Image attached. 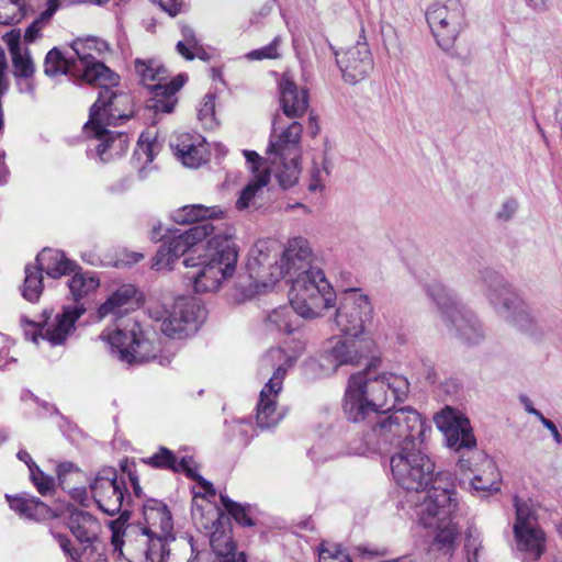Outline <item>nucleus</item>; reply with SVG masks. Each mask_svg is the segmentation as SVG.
<instances>
[{
  "label": "nucleus",
  "mask_w": 562,
  "mask_h": 562,
  "mask_svg": "<svg viewBox=\"0 0 562 562\" xmlns=\"http://www.w3.org/2000/svg\"><path fill=\"white\" fill-rule=\"evenodd\" d=\"M418 446H402L391 457L392 475L402 488L425 494L416 508L418 520L425 528L434 529V548L448 554L454 550L459 536L452 520L458 506L456 492L441 475L434 476L435 464Z\"/></svg>",
  "instance_id": "1"
},
{
  "label": "nucleus",
  "mask_w": 562,
  "mask_h": 562,
  "mask_svg": "<svg viewBox=\"0 0 562 562\" xmlns=\"http://www.w3.org/2000/svg\"><path fill=\"white\" fill-rule=\"evenodd\" d=\"M302 132L303 126L296 121L279 133L274 128L270 136L267 159L261 158L254 150H244L252 178L236 201L238 210L260 206L256 199L269 183L271 173L274 175L279 186L284 190L297 183L301 173L299 158Z\"/></svg>",
  "instance_id": "2"
},
{
  "label": "nucleus",
  "mask_w": 562,
  "mask_h": 562,
  "mask_svg": "<svg viewBox=\"0 0 562 562\" xmlns=\"http://www.w3.org/2000/svg\"><path fill=\"white\" fill-rule=\"evenodd\" d=\"M409 391L406 376L394 372H376L372 364L351 374L344 395V412L359 423L381 409L404 402Z\"/></svg>",
  "instance_id": "3"
},
{
  "label": "nucleus",
  "mask_w": 562,
  "mask_h": 562,
  "mask_svg": "<svg viewBox=\"0 0 562 562\" xmlns=\"http://www.w3.org/2000/svg\"><path fill=\"white\" fill-rule=\"evenodd\" d=\"M237 261L238 249L233 236L218 231L209 238L203 257L184 258L183 265L191 269L186 273V279L192 283L196 293L215 292L234 276Z\"/></svg>",
  "instance_id": "4"
},
{
  "label": "nucleus",
  "mask_w": 562,
  "mask_h": 562,
  "mask_svg": "<svg viewBox=\"0 0 562 562\" xmlns=\"http://www.w3.org/2000/svg\"><path fill=\"white\" fill-rule=\"evenodd\" d=\"M430 430L420 414L411 407H403L390 415L378 416L374 424L360 440L349 442L348 454H364L370 449L389 445L412 446L424 442L426 430Z\"/></svg>",
  "instance_id": "5"
},
{
  "label": "nucleus",
  "mask_w": 562,
  "mask_h": 562,
  "mask_svg": "<svg viewBox=\"0 0 562 562\" xmlns=\"http://www.w3.org/2000/svg\"><path fill=\"white\" fill-rule=\"evenodd\" d=\"M335 291L322 269H310L292 279L290 304L299 316L315 318L334 305Z\"/></svg>",
  "instance_id": "6"
},
{
  "label": "nucleus",
  "mask_w": 562,
  "mask_h": 562,
  "mask_svg": "<svg viewBox=\"0 0 562 562\" xmlns=\"http://www.w3.org/2000/svg\"><path fill=\"white\" fill-rule=\"evenodd\" d=\"M427 291L440 308L450 334L469 346L477 345L484 339L482 325L475 314L460 304L449 289L440 283H434Z\"/></svg>",
  "instance_id": "7"
},
{
  "label": "nucleus",
  "mask_w": 562,
  "mask_h": 562,
  "mask_svg": "<svg viewBox=\"0 0 562 562\" xmlns=\"http://www.w3.org/2000/svg\"><path fill=\"white\" fill-rule=\"evenodd\" d=\"M134 70L139 82L149 89L153 97L146 108L158 113H171L177 103L176 93L182 88L183 76L167 81V70L155 59H140L134 61Z\"/></svg>",
  "instance_id": "8"
},
{
  "label": "nucleus",
  "mask_w": 562,
  "mask_h": 562,
  "mask_svg": "<svg viewBox=\"0 0 562 562\" xmlns=\"http://www.w3.org/2000/svg\"><path fill=\"white\" fill-rule=\"evenodd\" d=\"M128 518V512L123 510L117 519L109 524L114 551L128 562H155L164 539L160 536H150L148 530L142 529L130 530L126 533L125 525Z\"/></svg>",
  "instance_id": "9"
},
{
  "label": "nucleus",
  "mask_w": 562,
  "mask_h": 562,
  "mask_svg": "<svg viewBox=\"0 0 562 562\" xmlns=\"http://www.w3.org/2000/svg\"><path fill=\"white\" fill-rule=\"evenodd\" d=\"M99 87L97 101L90 108L89 120L87 126L95 131H101V124L119 125L121 122L130 119L134 114L132 97L122 91L114 89L120 79L114 83L110 82H88Z\"/></svg>",
  "instance_id": "10"
},
{
  "label": "nucleus",
  "mask_w": 562,
  "mask_h": 562,
  "mask_svg": "<svg viewBox=\"0 0 562 562\" xmlns=\"http://www.w3.org/2000/svg\"><path fill=\"white\" fill-rule=\"evenodd\" d=\"M426 20L438 46L446 52L468 25L461 0H436L426 11Z\"/></svg>",
  "instance_id": "11"
},
{
  "label": "nucleus",
  "mask_w": 562,
  "mask_h": 562,
  "mask_svg": "<svg viewBox=\"0 0 562 562\" xmlns=\"http://www.w3.org/2000/svg\"><path fill=\"white\" fill-rule=\"evenodd\" d=\"M110 346L111 352L122 362L142 363L156 358L159 348L154 341L145 338L139 325L132 322L124 329L108 328L100 335Z\"/></svg>",
  "instance_id": "12"
},
{
  "label": "nucleus",
  "mask_w": 562,
  "mask_h": 562,
  "mask_svg": "<svg viewBox=\"0 0 562 562\" xmlns=\"http://www.w3.org/2000/svg\"><path fill=\"white\" fill-rule=\"evenodd\" d=\"M83 305L64 307L63 312L54 318L44 312L38 322L22 317L24 335L27 339L38 345L40 339L46 340L52 346L63 345L75 329V323L85 313Z\"/></svg>",
  "instance_id": "13"
},
{
  "label": "nucleus",
  "mask_w": 562,
  "mask_h": 562,
  "mask_svg": "<svg viewBox=\"0 0 562 562\" xmlns=\"http://www.w3.org/2000/svg\"><path fill=\"white\" fill-rule=\"evenodd\" d=\"M203 310L193 299L178 297L170 308L156 312L160 330L172 339H183L195 334L200 327Z\"/></svg>",
  "instance_id": "14"
},
{
  "label": "nucleus",
  "mask_w": 562,
  "mask_h": 562,
  "mask_svg": "<svg viewBox=\"0 0 562 562\" xmlns=\"http://www.w3.org/2000/svg\"><path fill=\"white\" fill-rule=\"evenodd\" d=\"M373 317V306L367 294L351 289L345 292L335 313L337 329L346 336H366L364 329Z\"/></svg>",
  "instance_id": "15"
},
{
  "label": "nucleus",
  "mask_w": 562,
  "mask_h": 562,
  "mask_svg": "<svg viewBox=\"0 0 562 562\" xmlns=\"http://www.w3.org/2000/svg\"><path fill=\"white\" fill-rule=\"evenodd\" d=\"M374 349L375 342L369 336H334L326 341L323 358L336 372L342 366H359Z\"/></svg>",
  "instance_id": "16"
},
{
  "label": "nucleus",
  "mask_w": 562,
  "mask_h": 562,
  "mask_svg": "<svg viewBox=\"0 0 562 562\" xmlns=\"http://www.w3.org/2000/svg\"><path fill=\"white\" fill-rule=\"evenodd\" d=\"M484 295L496 313L503 318L516 323L517 315L525 313L520 297L513 291L505 279L492 269L480 271Z\"/></svg>",
  "instance_id": "17"
},
{
  "label": "nucleus",
  "mask_w": 562,
  "mask_h": 562,
  "mask_svg": "<svg viewBox=\"0 0 562 562\" xmlns=\"http://www.w3.org/2000/svg\"><path fill=\"white\" fill-rule=\"evenodd\" d=\"M279 258L280 247L274 240H258L250 248L246 268L257 286L267 288L282 279Z\"/></svg>",
  "instance_id": "18"
},
{
  "label": "nucleus",
  "mask_w": 562,
  "mask_h": 562,
  "mask_svg": "<svg viewBox=\"0 0 562 562\" xmlns=\"http://www.w3.org/2000/svg\"><path fill=\"white\" fill-rule=\"evenodd\" d=\"M70 47L77 59L78 69L82 72L83 81L114 83L119 80L117 74L92 55V52L102 54L109 50L106 42L95 37L77 38Z\"/></svg>",
  "instance_id": "19"
},
{
  "label": "nucleus",
  "mask_w": 562,
  "mask_h": 562,
  "mask_svg": "<svg viewBox=\"0 0 562 562\" xmlns=\"http://www.w3.org/2000/svg\"><path fill=\"white\" fill-rule=\"evenodd\" d=\"M90 488L93 499L103 513L110 516L121 513L126 483L124 479H119L114 468L100 470L90 484Z\"/></svg>",
  "instance_id": "20"
},
{
  "label": "nucleus",
  "mask_w": 562,
  "mask_h": 562,
  "mask_svg": "<svg viewBox=\"0 0 562 562\" xmlns=\"http://www.w3.org/2000/svg\"><path fill=\"white\" fill-rule=\"evenodd\" d=\"M344 80L349 85H357L366 80L374 69V60L369 45L358 42L342 53L336 54Z\"/></svg>",
  "instance_id": "21"
},
{
  "label": "nucleus",
  "mask_w": 562,
  "mask_h": 562,
  "mask_svg": "<svg viewBox=\"0 0 562 562\" xmlns=\"http://www.w3.org/2000/svg\"><path fill=\"white\" fill-rule=\"evenodd\" d=\"M438 428L443 432L447 446L456 451L473 449L476 440L470 422L452 408H446L436 417Z\"/></svg>",
  "instance_id": "22"
},
{
  "label": "nucleus",
  "mask_w": 562,
  "mask_h": 562,
  "mask_svg": "<svg viewBox=\"0 0 562 562\" xmlns=\"http://www.w3.org/2000/svg\"><path fill=\"white\" fill-rule=\"evenodd\" d=\"M170 147L184 167L199 168L207 161L209 149L201 134L177 133L170 139Z\"/></svg>",
  "instance_id": "23"
},
{
  "label": "nucleus",
  "mask_w": 562,
  "mask_h": 562,
  "mask_svg": "<svg viewBox=\"0 0 562 562\" xmlns=\"http://www.w3.org/2000/svg\"><path fill=\"white\" fill-rule=\"evenodd\" d=\"M279 260L282 278L285 276L295 278L310 269H318L312 266L313 251L310 243L303 237L289 239L284 249L280 251Z\"/></svg>",
  "instance_id": "24"
},
{
  "label": "nucleus",
  "mask_w": 562,
  "mask_h": 562,
  "mask_svg": "<svg viewBox=\"0 0 562 562\" xmlns=\"http://www.w3.org/2000/svg\"><path fill=\"white\" fill-rule=\"evenodd\" d=\"M144 463L149 464L154 468L169 469L175 472L183 471L186 474L198 482V484L204 490L205 494L202 497L210 496L215 497L216 491L213 484L198 474L190 464L192 463L191 458H182L179 462L177 461L172 451L165 447H160L158 452L147 459H143Z\"/></svg>",
  "instance_id": "25"
},
{
  "label": "nucleus",
  "mask_w": 562,
  "mask_h": 562,
  "mask_svg": "<svg viewBox=\"0 0 562 562\" xmlns=\"http://www.w3.org/2000/svg\"><path fill=\"white\" fill-rule=\"evenodd\" d=\"M222 231L214 226L212 223L198 224L190 227L189 229L170 237L162 245L168 247L171 251V256L179 259L184 254L189 252L188 256H192L194 252L193 248L202 243L209 240L214 234Z\"/></svg>",
  "instance_id": "26"
},
{
  "label": "nucleus",
  "mask_w": 562,
  "mask_h": 562,
  "mask_svg": "<svg viewBox=\"0 0 562 562\" xmlns=\"http://www.w3.org/2000/svg\"><path fill=\"white\" fill-rule=\"evenodd\" d=\"M109 125L101 124L99 134L95 131L88 128L87 123L83 126L85 133L98 140L95 146L97 154L101 161L109 162L117 157L124 155L130 145L128 135L120 132H111L106 127Z\"/></svg>",
  "instance_id": "27"
},
{
  "label": "nucleus",
  "mask_w": 562,
  "mask_h": 562,
  "mask_svg": "<svg viewBox=\"0 0 562 562\" xmlns=\"http://www.w3.org/2000/svg\"><path fill=\"white\" fill-rule=\"evenodd\" d=\"M281 109L288 117H302L308 109V92L284 74L279 81Z\"/></svg>",
  "instance_id": "28"
},
{
  "label": "nucleus",
  "mask_w": 562,
  "mask_h": 562,
  "mask_svg": "<svg viewBox=\"0 0 562 562\" xmlns=\"http://www.w3.org/2000/svg\"><path fill=\"white\" fill-rule=\"evenodd\" d=\"M282 391L279 383L265 384L260 391L257 404V425L261 429L274 427L282 419V414L277 409V397Z\"/></svg>",
  "instance_id": "29"
},
{
  "label": "nucleus",
  "mask_w": 562,
  "mask_h": 562,
  "mask_svg": "<svg viewBox=\"0 0 562 562\" xmlns=\"http://www.w3.org/2000/svg\"><path fill=\"white\" fill-rule=\"evenodd\" d=\"M143 515L146 522L145 528L142 530H148L150 536H158V531L161 532V538L170 536L173 524L171 514L167 505L157 499H149L144 504Z\"/></svg>",
  "instance_id": "30"
},
{
  "label": "nucleus",
  "mask_w": 562,
  "mask_h": 562,
  "mask_svg": "<svg viewBox=\"0 0 562 562\" xmlns=\"http://www.w3.org/2000/svg\"><path fill=\"white\" fill-rule=\"evenodd\" d=\"M136 293L137 291L134 285H121L99 307L98 317L102 319L112 315L116 319L120 318L122 315L126 314L132 308Z\"/></svg>",
  "instance_id": "31"
},
{
  "label": "nucleus",
  "mask_w": 562,
  "mask_h": 562,
  "mask_svg": "<svg viewBox=\"0 0 562 562\" xmlns=\"http://www.w3.org/2000/svg\"><path fill=\"white\" fill-rule=\"evenodd\" d=\"M34 266L52 278H59L75 271L76 263L57 249L45 248L36 257Z\"/></svg>",
  "instance_id": "32"
},
{
  "label": "nucleus",
  "mask_w": 562,
  "mask_h": 562,
  "mask_svg": "<svg viewBox=\"0 0 562 562\" xmlns=\"http://www.w3.org/2000/svg\"><path fill=\"white\" fill-rule=\"evenodd\" d=\"M294 358L290 357L281 348L270 349L260 361V373L268 374L270 370L273 371L271 378L266 384L272 382L279 383L280 387H283V380L285 378L288 369L293 364Z\"/></svg>",
  "instance_id": "33"
},
{
  "label": "nucleus",
  "mask_w": 562,
  "mask_h": 562,
  "mask_svg": "<svg viewBox=\"0 0 562 562\" xmlns=\"http://www.w3.org/2000/svg\"><path fill=\"white\" fill-rule=\"evenodd\" d=\"M9 502L10 508L19 514L21 517L44 520L55 516L53 510L42 501L34 496H10L5 495Z\"/></svg>",
  "instance_id": "34"
},
{
  "label": "nucleus",
  "mask_w": 562,
  "mask_h": 562,
  "mask_svg": "<svg viewBox=\"0 0 562 562\" xmlns=\"http://www.w3.org/2000/svg\"><path fill=\"white\" fill-rule=\"evenodd\" d=\"M68 527L79 542L91 543L97 539L100 524L90 513L74 509L68 517Z\"/></svg>",
  "instance_id": "35"
},
{
  "label": "nucleus",
  "mask_w": 562,
  "mask_h": 562,
  "mask_svg": "<svg viewBox=\"0 0 562 562\" xmlns=\"http://www.w3.org/2000/svg\"><path fill=\"white\" fill-rule=\"evenodd\" d=\"M517 548L531 560H539L547 550V535L541 527L514 531Z\"/></svg>",
  "instance_id": "36"
},
{
  "label": "nucleus",
  "mask_w": 562,
  "mask_h": 562,
  "mask_svg": "<svg viewBox=\"0 0 562 562\" xmlns=\"http://www.w3.org/2000/svg\"><path fill=\"white\" fill-rule=\"evenodd\" d=\"M224 210L218 205L206 206L204 204L184 205L172 213V220L181 225L200 222L209 223L207 220L222 218Z\"/></svg>",
  "instance_id": "37"
},
{
  "label": "nucleus",
  "mask_w": 562,
  "mask_h": 562,
  "mask_svg": "<svg viewBox=\"0 0 562 562\" xmlns=\"http://www.w3.org/2000/svg\"><path fill=\"white\" fill-rule=\"evenodd\" d=\"M75 55H66L59 48H52L44 60V74L48 77L58 75H71L82 79V72L78 69Z\"/></svg>",
  "instance_id": "38"
},
{
  "label": "nucleus",
  "mask_w": 562,
  "mask_h": 562,
  "mask_svg": "<svg viewBox=\"0 0 562 562\" xmlns=\"http://www.w3.org/2000/svg\"><path fill=\"white\" fill-rule=\"evenodd\" d=\"M7 44L12 56L13 74L16 78L32 79L35 65L27 50H22L20 34H7Z\"/></svg>",
  "instance_id": "39"
},
{
  "label": "nucleus",
  "mask_w": 562,
  "mask_h": 562,
  "mask_svg": "<svg viewBox=\"0 0 562 562\" xmlns=\"http://www.w3.org/2000/svg\"><path fill=\"white\" fill-rule=\"evenodd\" d=\"M155 562H198L192 540L180 541L167 547L165 540Z\"/></svg>",
  "instance_id": "40"
},
{
  "label": "nucleus",
  "mask_w": 562,
  "mask_h": 562,
  "mask_svg": "<svg viewBox=\"0 0 562 562\" xmlns=\"http://www.w3.org/2000/svg\"><path fill=\"white\" fill-rule=\"evenodd\" d=\"M483 474H474L468 477V483L471 488L476 492H497L499 491V473L496 470L495 463L484 458Z\"/></svg>",
  "instance_id": "41"
},
{
  "label": "nucleus",
  "mask_w": 562,
  "mask_h": 562,
  "mask_svg": "<svg viewBox=\"0 0 562 562\" xmlns=\"http://www.w3.org/2000/svg\"><path fill=\"white\" fill-rule=\"evenodd\" d=\"M100 285L99 279L91 272H76L69 280L68 286L75 301L90 294Z\"/></svg>",
  "instance_id": "42"
},
{
  "label": "nucleus",
  "mask_w": 562,
  "mask_h": 562,
  "mask_svg": "<svg viewBox=\"0 0 562 562\" xmlns=\"http://www.w3.org/2000/svg\"><path fill=\"white\" fill-rule=\"evenodd\" d=\"M43 291V276L34 265L25 267V279L22 288V295L30 302H36Z\"/></svg>",
  "instance_id": "43"
},
{
  "label": "nucleus",
  "mask_w": 562,
  "mask_h": 562,
  "mask_svg": "<svg viewBox=\"0 0 562 562\" xmlns=\"http://www.w3.org/2000/svg\"><path fill=\"white\" fill-rule=\"evenodd\" d=\"M25 15V0H0V24H16L21 22Z\"/></svg>",
  "instance_id": "44"
},
{
  "label": "nucleus",
  "mask_w": 562,
  "mask_h": 562,
  "mask_svg": "<svg viewBox=\"0 0 562 562\" xmlns=\"http://www.w3.org/2000/svg\"><path fill=\"white\" fill-rule=\"evenodd\" d=\"M514 506L516 509V520L513 527L514 531L538 527L536 510L528 502L516 496L514 498Z\"/></svg>",
  "instance_id": "45"
},
{
  "label": "nucleus",
  "mask_w": 562,
  "mask_h": 562,
  "mask_svg": "<svg viewBox=\"0 0 562 562\" xmlns=\"http://www.w3.org/2000/svg\"><path fill=\"white\" fill-rule=\"evenodd\" d=\"M56 12L55 0H48L46 9L41 15L32 22V24L25 30L24 40L26 42H34L40 35L43 27L48 23L52 16Z\"/></svg>",
  "instance_id": "46"
},
{
  "label": "nucleus",
  "mask_w": 562,
  "mask_h": 562,
  "mask_svg": "<svg viewBox=\"0 0 562 562\" xmlns=\"http://www.w3.org/2000/svg\"><path fill=\"white\" fill-rule=\"evenodd\" d=\"M180 30L183 40L177 43L176 49L184 59L192 60L194 59L192 49H199L200 42L196 38L193 29L189 25L182 24Z\"/></svg>",
  "instance_id": "47"
},
{
  "label": "nucleus",
  "mask_w": 562,
  "mask_h": 562,
  "mask_svg": "<svg viewBox=\"0 0 562 562\" xmlns=\"http://www.w3.org/2000/svg\"><path fill=\"white\" fill-rule=\"evenodd\" d=\"M318 562H352L339 544L322 541L318 547Z\"/></svg>",
  "instance_id": "48"
},
{
  "label": "nucleus",
  "mask_w": 562,
  "mask_h": 562,
  "mask_svg": "<svg viewBox=\"0 0 562 562\" xmlns=\"http://www.w3.org/2000/svg\"><path fill=\"white\" fill-rule=\"evenodd\" d=\"M293 312L291 305L279 307L268 316V321L273 324L278 330L290 334L295 329V325L292 321Z\"/></svg>",
  "instance_id": "49"
},
{
  "label": "nucleus",
  "mask_w": 562,
  "mask_h": 562,
  "mask_svg": "<svg viewBox=\"0 0 562 562\" xmlns=\"http://www.w3.org/2000/svg\"><path fill=\"white\" fill-rule=\"evenodd\" d=\"M223 507L227 510L234 519L243 526H252L251 518L247 515L246 509L239 503L232 501L227 495H220Z\"/></svg>",
  "instance_id": "50"
},
{
  "label": "nucleus",
  "mask_w": 562,
  "mask_h": 562,
  "mask_svg": "<svg viewBox=\"0 0 562 562\" xmlns=\"http://www.w3.org/2000/svg\"><path fill=\"white\" fill-rule=\"evenodd\" d=\"M30 479L37 492L43 496L52 494L55 491V480L52 476L46 475L40 467L32 470Z\"/></svg>",
  "instance_id": "51"
},
{
  "label": "nucleus",
  "mask_w": 562,
  "mask_h": 562,
  "mask_svg": "<svg viewBox=\"0 0 562 562\" xmlns=\"http://www.w3.org/2000/svg\"><path fill=\"white\" fill-rule=\"evenodd\" d=\"M464 550L468 562H480V552L482 550V544L480 535L473 529H469L467 532Z\"/></svg>",
  "instance_id": "52"
},
{
  "label": "nucleus",
  "mask_w": 562,
  "mask_h": 562,
  "mask_svg": "<svg viewBox=\"0 0 562 562\" xmlns=\"http://www.w3.org/2000/svg\"><path fill=\"white\" fill-rule=\"evenodd\" d=\"M214 552L225 558L227 561L235 554V544L228 536H224L223 543L216 532H213L210 539Z\"/></svg>",
  "instance_id": "53"
},
{
  "label": "nucleus",
  "mask_w": 562,
  "mask_h": 562,
  "mask_svg": "<svg viewBox=\"0 0 562 562\" xmlns=\"http://www.w3.org/2000/svg\"><path fill=\"white\" fill-rule=\"evenodd\" d=\"M178 259L171 256L168 247L161 245L153 259V268L156 270H171Z\"/></svg>",
  "instance_id": "54"
},
{
  "label": "nucleus",
  "mask_w": 562,
  "mask_h": 562,
  "mask_svg": "<svg viewBox=\"0 0 562 562\" xmlns=\"http://www.w3.org/2000/svg\"><path fill=\"white\" fill-rule=\"evenodd\" d=\"M155 148L156 143L144 140L143 136H140L134 156L138 161H142L145 165L151 164L155 158Z\"/></svg>",
  "instance_id": "55"
},
{
  "label": "nucleus",
  "mask_w": 562,
  "mask_h": 562,
  "mask_svg": "<svg viewBox=\"0 0 562 562\" xmlns=\"http://www.w3.org/2000/svg\"><path fill=\"white\" fill-rule=\"evenodd\" d=\"M465 450H467V452L462 453L458 461V467L463 474V477L461 479V481L463 483L468 482V477H471L468 474V472L473 473V470L471 468L472 460L473 459H482V461L484 462V458H485L481 452L473 451L471 449H465Z\"/></svg>",
  "instance_id": "56"
},
{
  "label": "nucleus",
  "mask_w": 562,
  "mask_h": 562,
  "mask_svg": "<svg viewBox=\"0 0 562 562\" xmlns=\"http://www.w3.org/2000/svg\"><path fill=\"white\" fill-rule=\"evenodd\" d=\"M279 38H274L269 45L249 52L246 57L249 60H261L265 58H277Z\"/></svg>",
  "instance_id": "57"
},
{
  "label": "nucleus",
  "mask_w": 562,
  "mask_h": 562,
  "mask_svg": "<svg viewBox=\"0 0 562 562\" xmlns=\"http://www.w3.org/2000/svg\"><path fill=\"white\" fill-rule=\"evenodd\" d=\"M52 535L63 552L71 559L69 562H78L79 553L71 547L70 539L66 535L59 532H52Z\"/></svg>",
  "instance_id": "58"
},
{
  "label": "nucleus",
  "mask_w": 562,
  "mask_h": 562,
  "mask_svg": "<svg viewBox=\"0 0 562 562\" xmlns=\"http://www.w3.org/2000/svg\"><path fill=\"white\" fill-rule=\"evenodd\" d=\"M272 8L273 0H266L258 8H254L249 16L250 24L260 23L265 18H267L271 13Z\"/></svg>",
  "instance_id": "59"
},
{
  "label": "nucleus",
  "mask_w": 562,
  "mask_h": 562,
  "mask_svg": "<svg viewBox=\"0 0 562 562\" xmlns=\"http://www.w3.org/2000/svg\"><path fill=\"white\" fill-rule=\"evenodd\" d=\"M215 112V97L212 94H206L203 98V102L201 104V108L199 109V119L204 120H212Z\"/></svg>",
  "instance_id": "60"
},
{
  "label": "nucleus",
  "mask_w": 562,
  "mask_h": 562,
  "mask_svg": "<svg viewBox=\"0 0 562 562\" xmlns=\"http://www.w3.org/2000/svg\"><path fill=\"white\" fill-rule=\"evenodd\" d=\"M517 207H518V203L516 200H514V199L506 200L502 204L501 210L497 213L498 218L508 221L509 218L513 217V215L517 211Z\"/></svg>",
  "instance_id": "61"
},
{
  "label": "nucleus",
  "mask_w": 562,
  "mask_h": 562,
  "mask_svg": "<svg viewBox=\"0 0 562 562\" xmlns=\"http://www.w3.org/2000/svg\"><path fill=\"white\" fill-rule=\"evenodd\" d=\"M159 4V7L167 12L170 16H176L180 12L182 0H151Z\"/></svg>",
  "instance_id": "62"
},
{
  "label": "nucleus",
  "mask_w": 562,
  "mask_h": 562,
  "mask_svg": "<svg viewBox=\"0 0 562 562\" xmlns=\"http://www.w3.org/2000/svg\"><path fill=\"white\" fill-rule=\"evenodd\" d=\"M539 422L543 425V427H546L550 431V434L553 438V441L557 445H562V435L560 434V431H559L558 427L554 425V423L551 422L550 419L546 418L544 416L541 417V419Z\"/></svg>",
  "instance_id": "63"
},
{
  "label": "nucleus",
  "mask_w": 562,
  "mask_h": 562,
  "mask_svg": "<svg viewBox=\"0 0 562 562\" xmlns=\"http://www.w3.org/2000/svg\"><path fill=\"white\" fill-rule=\"evenodd\" d=\"M519 401H520L521 405L524 406V409L528 414L533 415L538 420H540L541 417H543V414L533 407L531 400L527 395H520Z\"/></svg>",
  "instance_id": "64"
}]
</instances>
